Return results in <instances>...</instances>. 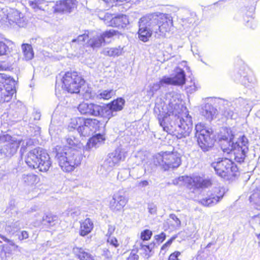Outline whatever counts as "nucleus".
Masks as SVG:
<instances>
[{
    "instance_id": "obj_1",
    "label": "nucleus",
    "mask_w": 260,
    "mask_h": 260,
    "mask_svg": "<svg viewBox=\"0 0 260 260\" xmlns=\"http://www.w3.org/2000/svg\"><path fill=\"white\" fill-rule=\"evenodd\" d=\"M180 105L170 102L167 106V111L164 114H159L157 119L163 130L168 134L175 136L177 139H181L188 136L191 130V117L185 116V119L181 118L180 124L175 129L171 124L169 117L171 115L179 116Z\"/></svg>"
},
{
    "instance_id": "obj_2",
    "label": "nucleus",
    "mask_w": 260,
    "mask_h": 260,
    "mask_svg": "<svg viewBox=\"0 0 260 260\" xmlns=\"http://www.w3.org/2000/svg\"><path fill=\"white\" fill-rule=\"evenodd\" d=\"M234 138L231 129L224 127L219 138L220 146L224 153L233 154L234 159L237 162L242 163L246 157L245 148L240 146L237 142H234Z\"/></svg>"
},
{
    "instance_id": "obj_3",
    "label": "nucleus",
    "mask_w": 260,
    "mask_h": 260,
    "mask_svg": "<svg viewBox=\"0 0 260 260\" xmlns=\"http://www.w3.org/2000/svg\"><path fill=\"white\" fill-rule=\"evenodd\" d=\"M54 150L59 166L64 172H72L80 165V157L75 149L69 147L57 146Z\"/></svg>"
},
{
    "instance_id": "obj_4",
    "label": "nucleus",
    "mask_w": 260,
    "mask_h": 260,
    "mask_svg": "<svg viewBox=\"0 0 260 260\" xmlns=\"http://www.w3.org/2000/svg\"><path fill=\"white\" fill-rule=\"evenodd\" d=\"M153 164L164 171L174 170L182 164V156L177 151H161L153 156Z\"/></svg>"
},
{
    "instance_id": "obj_5",
    "label": "nucleus",
    "mask_w": 260,
    "mask_h": 260,
    "mask_svg": "<svg viewBox=\"0 0 260 260\" xmlns=\"http://www.w3.org/2000/svg\"><path fill=\"white\" fill-rule=\"evenodd\" d=\"M25 162L29 168L38 169L42 172H47L52 165L48 153L39 147L28 152L25 158Z\"/></svg>"
},
{
    "instance_id": "obj_6",
    "label": "nucleus",
    "mask_w": 260,
    "mask_h": 260,
    "mask_svg": "<svg viewBox=\"0 0 260 260\" xmlns=\"http://www.w3.org/2000/svg\"><path fill=\"white\" fill-rule=\"evenodd\" d=\"M61 82L62 90L71 94L79 93L86 83L80 72L71 70L65 72Z\"/></svg>"
},
{
    "instance_id": "obj_7",
    "label": "nucleus",
    "mask_w": 260,
    "mask_h": 260,
    "mask_svg": "<svg viewBox=\"0 0 260 260\" xmlns=\"http://www.w3.org/2000/svg\"><path fill=\"white\" fill-rule=\"evenodd\" d=\"M211 166L219 176L227 179L235 177L240 174L237 166L228 158H218L213 162Z\"/></svg>"
},
{
    "instance_id": "obj_8",
    "label": "nucleus",
    "mask_w": 260,
    "mask_h": 260,
    "mask_svg": "<svg viewBox=\"0 0 260 260\" xmlns=\"http://www.w3.org/2000/svg\"><path fill=\"white\" fill-rule=\"evenodd\" d=\"M16 93L14 78L5 73H0V103L10 102Z\"/></svg>"
},
{
    "instance_id": "obj_9",
    "label": "nucleus",
    "mask_w": 260,
    "mask_h": 260,
    "mask_svg": "<svg viewBox=\"0 0 260 260\" xmlns=\"http://www.w3.org/2000/svg\"><path fill=\"white\" fill-rule=\"evenodd\" d=\"M195 128L199 146L203 151H208L213 147L215 141L212 136V131H210L202 123L197 124Z\"/></svg>"
},
{
    "instance_id": "obj_10",
    "label": "nucleus",
    "mask_w": 260,
    "mask_h": 260,
    "mask_svg": "<svg viewBox=\"0 0 260 260\" xmlns=\"http://www.w3.org/2000/svg\"><path fill=\"white\" fill-rule=\"evenodd\" d=\"M77 119L83 121V124L77 128L80 135L83 137L89 136L91 132H95L99 131L102 124L101 121L96 118L79 117Z\"/></svg>"
},
{
    "instance_id": "obj_11",
    "label": "nucleus",
    "mask_w": 260,
    "mask_h": 260,
    "mask_svg": "<svg viewBox=\"0 0 260 260\" xmlns=\"http://www.w3.org/2000/svg\"><path fill=\"white\" fill-rule=\"evenodd\" d=\"M104 22L108 26L117 28H124L129 23L128 16L125 14L117 15L106 13L104 18Z\"/></svg>"
},
{
    "instance_id": "obj_12",
    "label": "nucleus",
    "mask_w": 260,
    "mask_h": 260,
    "mask_svg": "<svg viewBox=\"0 0 260 260\" xmlns=\"http://www.w3.org/2000/svg\"><path fill=\"white\" fill-rule=\"evenodd\" d=\"M6 16L10 25L16 24L21 26L25 21L23 14L15 8H9L7 10Z\"/></svg>"
},
{
    "instance_id": "obj_13",
    "label": "nucleus",
    "mask_w": 260,
    "mask_h": 260,
    "mask_svg": "<svg viewBox=\"0 0 260 260\" xmlns=\"http://www.w3.org/2000/svg\"><path fill=\"white\" fill-rule=\"evenodd\" d=\"M125 100L122 98H117L110 102L105 104L107 116V121L114 116V112L121 111L125 105Z\"/></svg>"
},
{
    "instance_id": "obj_14",
    "label": "nucleus",
    "mask_w": 260,
    "mask_h": 260,
    "mask_svg": "<svg viewBox=\"0 0 260 260\" xmlns=\"http://www.w3.org/2000/svg\"><path fill=\"white\" fill-rule=\"evenodd\" d=\"M223 195V191L219 188H216L208 197L201 199L200 202L205 206H211L218 203Z\"/></svg>"
},
{
    "instance_id": "obj_15",
    "label": "nucleus",
    "mask_w": 260,
    "mask_h": 260,
    "mask_svg": "<svg viewBox=\"0 0 260 260\" xmlns=\"http://www.w3.org/2000/svg\"><path fill=\"white\" fill-rule=\"evenodd\" d=\"M127 202L128 199L124 196L117 192L113 194L112 200L110 201L109 207L113 211H120Z\"/></svg>"
},
{
    "instance_id": "obj_16",
    "label": "nucleus",
    "mask_w": 260,
    "mask_h": 260,
    "mask_svg": "<svg viewBox=\"0 0 260 260\" xmlns=\"http://www.w3.org/2000/svg\"><path fill=\"white\" fill-rule=\"evenodd\" d=\"M159 31L161 35L169 32L173 26V20L167 14L160 15L157 21Z\"/></svg>"
},
{
    "instance_id": "obj_17",
    "label": "nucleus",
    "mask_w": 260,
    "mask_h": 260,
    "mask_svg": "<svg viewBox=\"0 0 260 260\" xmlns=\"http://www.w3.org/2000/svg\"><path fill=\"white\" fill-rule=\"evenodd\" d=\"M94 224L92 220L87 218L80 222L79 230V235L85 237L90 234L93 230Z\"/></svg>"
},
{
    "instance_id": "obj_18",
    "label": "nucleus",
    "mask_w": 260,
    "mask_h": 260,
    "mask_svg": "<svg viewBox=\"0 0 260 260\" xmlns=\"http://www.w3.org/2000/svg\"><path fill=\"white\" fill-rule=\"evenodd\" d=\"M106 114L107 113L105 104L101 105L94 103H92L91 113L90 116L100 117L107 120V116Z\"/></svg>"
},
{
    "instance_id": "obj_19",
    "label": "nucleus",
    "mask_w": 260,
    "mask_h": 260,
    "mask_svg": "<svg viewBox=\"0 0 260 260\" xmlns=\"http://www.w3.org/2000/svg\"><path fill=\"white\" fill-rule=\"evenodd\" d=\"M73 252L75 257L79 260H94L92 254L85 251V250L82 247H74Z\"/></svg>"
},
{
    "instance_id": "obj_20",
    "label": "nucleus",
    "mask_w": 260,
    "mask_h": 260,
    "mask_svg": "<svg viewBox=\"0 0 260 260\" xmlns=\"http://www.w3.org/2000/svg\"><path fill=\"white\" fill-rule=\"evenodd\" d=\"M138 34V37L140 40L143 42H147L152 35V31L142 24L141 22L139 25Z\"/></svg>"
},
{
    "instance_id": "obj_21",
    "label": "nucleus",
    "mask_w": 260,
    "mask_h": 260,
    "mask_svg": "<svg viewBox=\"0 0 260 260\" xmlns=\"http://www.w3.org/2000/svg\"><path fill=\"white\" fill-rule=\"evenodd\" d=\"M173 85L182 86L185 83V74L182 69L176 72L175 75L172 77Z\"/></svg>"
},
{
    "instance_id": "obj_22",
    "label": "nucleus",
    "mask_w": 260,
    "mask_h": 260,
    "mask_svg": "<svg viewBox=\"0 0 260 260\" xmlns=\"http://www.w3.org/2000/svg\"><path fill=\"white\" fill-rule=\"evenodd\" d=\"M24 183L28 186H36L40 181V177L34 174L24 175L23 176Z\"/></svg>"
},
{
    "instance_id": "obj_23",
    "label": "nucleus",
    "mask_w": 260,
    "mask_h": 260,
    "mask_svg": "<svg viewBox=\"0 0 260 260\" xmlns=\"http://www.w3.org/2000/svg\"><path fill=\"white\" fill-rule=\"evenodd\" d=\"M0 238L5 242L10 244L9 245L6 244L2 245V252H4L6 256H7V254H10L12 253V250L11 249L10 246H14L16 248H18V246L16 245L12 240L8 239L5 236L0 234Z\"/></svg>"
},
{
    "instance_id": "obj_24",
    "label": "nucleus",
    "mask_w": 260,
    "mask_h": 260,
    "mask_svg": "<svg viewBox=\"0 0 260 260\" xmlns=\"http://www.w3.org/2000/svg\"><path fill=\"white\" fill-rule=\"evenodd\" d=\"M105 140V138L104 135L101 134H96L89 139L87 143V146L90 148L95 146L98 144L104 142Z\"/></svg>"
},
{
    "instance_id": "obj_25",
    "label": "nucleus",
    "mask_w": 260,
    "mask_h": 260,
    "mask_svg": "<svg viewBox=\"0 0 260 260\" xmlns=\"http://www.w3.org/2000/svg\"><path fill=\"white\" fill-rule=\"evenodd\" d=\"M44 224L49 227H52L58 222V217L51 213L45 214L42 219Z\"/></svg>"
},
{
    "instance_id": "obj_26",
    "label": "nucleus",
    "mask_w": 260,
    "mask_h": 260,
    "mask_svg": "<svg viewBox=\"0 0 260 260\" xmlns=\"http://www.w3.org/2000/svg\"><path fill=\"white\" fill-rule=\"evenodd\" d=\"M21 48L25 60H29L33 58L34 52L31 45L27 43L22 44Z\"/></svg>"
},
{
    "instance_id": "obj_27",
    "label": "nucleus",
    "mask_w": 260,
    "mask_h": 260,
    "mask_svg": "<svg viewBox=\"0 0 260 260\" xmlns=\"http://www.w3.org/2000/svg\"><path fill=\"white\" fill-rule=\"evenodd\" d=\"M92 103L81 102L78 106V110L82 115L90 116Z\"/></svg>"
},
{
    "instance_id": "obj_28",
    "label": "nucleus",
    "mask_w": 260,
    "mask_h": 260,
    "mask_svg": "<svg viewBox=\"0 0 260 260\" xmlns=\"http://www.w3.org/2000/svg\"><path fill=\"white\" fill-rule=\"evenodd\" d=\"M115 95V91L113 89L102 90L99 91L97 98L99 100L108 101Z\"/></svg>"
},
{
    "instance_id": "obj_29",
    "label": "nucleus",
    "mask_w": 260,
    "mask_h": 260,
    "mask_svg": "<svg viewBox=\"0 0 260 260\" xmlns=\"http://www.w3.org/2000/svg\"><path fill=\"white\" fill-rule=\"evenodd\" d=\"M87 46L92 48H99L105 43L101 36L98 37H93L89 39L87 42Z\"/></svg>"
},
{
    "instance_id": "obj_30",
    "label": "nucleus",
    "mask_w": 260,
    "mask_h": 260,
    "mask_svg": "<svg viewBox=\"0 0 260 260\" xmlns=\"http://www.w3.org/2000/svg\"><path fill=\"white\" fill-rule=\"evenodd\" d=\"M122 52L123 47L118 46L108 48L107 50L105 51V54L110 57H116L120 55Z\"/></svg>"
},
{
    "instance_id": "obj_31",
    "label": "nucleus",
    "mask_w": 260,
    "mask_h": 260,
    "mask_svg": "<svg viewBox=\"0 0 260 260\" xmlns=\"http://www.w3.org/2000/svg\"><path fill=\"white\" fill-rule=\"evenodd\" d=\"M109 158L113 164H116L124 159L125 156L120 150H116L114 152L109 154Z\"/></svg>"
},
{
    "instance_id": "obj_32",
    "label": "nucleus",
    "mask_w": 260,
    "mask_h": 260,
    "mask_svg": "<svg viewBox=\"0 0 260 260\" xmlns=\"http://www.w3.org/2000/svg\"><path fill=\"white\" fill-rule=\"evenodd\" d=\"M140 246V250H141V252H140L141 256L145 258H149L151 256L150 253L152 251V249L150 247L149 245L141 243Z\"/></svg>"
},
{
    "instance_id": "obj_33",
    "label": "nucleus",
    "mask_w": 260,
    "mask_h": 260,
    "mask_svg": "<svg viewBox=\"0 0 260 260\" xmlns=\"http://www.w3.org/2000/svg\"><path fill=\"white\" fill-rule=\"evenodd\" d=\"M54 12L56 13H64L67 12V10L64 0L58 1L53 7Z\"/></svg>"
},
{
    "instance_id": "obj_34",
    "label": "nucleus",
    "mask_w": 260,
    "mask_h": 260,
    "mask_svg": "<svg viewBox=\"0 0 260 260\" xmlns=\"http://www.w3.org/2000/svg\"><path fill=\"white\" fill-rule=\"evenodd\" d=\"M67 13H71L74 9H76L78 5L77 0H64Z\"/></svg>"
},
{
    "instance_id": "obj_35",
    "label": "nucleus",
    "mask_w": 260,
    "mask_h": 260,
    "mask_svg": "<svg viewBox=\"0 0 260 260\" xmlns=\"http://www.w3.org/2000/svg\"><path fill=\"white\" fill-rule=\"evenodd\" d=\"M250 202H253L256 206L257 209L260 210V193L254 190L249 197Z\"/></svg>"
},
{
    "instance_id": "obj_36",
    "label": "nucleus",
    "mask_w": 260,
    "mask_h": 260,
    "mask_svg": "<svg viewBox=\"0 0 260 260\" xmlns=\"http://www.w3.org/2000/svg\"><path fill=\"white\" fill-rule=\"evenodd\" d=\"M89 37V31L85 30L83 34L79 35L76 39H73L72 42H77L79 45L81 44L84 43L86 40H88Z\"/></svg>"
},
{
    "instance_id": "obj_37",
    "label": "nucleus",
    "mask_w": 260,
    "mask_h": 260,
    "mask_svg": "<svg viewBox=\"0 0 260 260\" xmlns=\"http://www.w3.org/2000/svg\"><path fill=\"white\" fill-rule=\"evenodd\" d=\"M118 34V31L114 29H110L106 30L105 31L103 32L101 35V36L102 38L103 39L104 42L105 43L106 39L112 38L114 37L117 36Z\"/></svg>"
},
{
    "instance_id": "obj_38",
    "label": "nucleus",
    "mask_w": 260,
    "mask_h": 260,
    "mask_svg": "<svg viewBox=\"0 0 260 260\" xmlns=\"http://www.w3.org/2000/svg\"><path fill=\"white\" fill-rule=\"evenodd\" d=\"M45 3L44 0H34L30 1L29 5L30 7L35 10H43V4Z\"/></svg>"
},
{
    "instance_id": "obj_39",
    "label": "nucleus",
    "mask_w": 260,
    "mask_h": 260,
    "mask_svg": "<svg viewBox=\"0 0 260 260\" xmlns=\"http://www.w3.org/2000/svg\"><path fill=\"white\" fill-rule=\"evenodd\" d=\"M212 184L211 180L209 179L199 180L196 185L197 187L201 188H206L211 186Z\"/></svg>"
},
{
    "instance_id": "obj_40",
    "label": "nucleus",
    "mask_w": 260,
    "mask_h": 260,
    "mask_svg": "<svg viewBox=\"0 0 260 260\" xmlns=\"http://www.w3.org/2000/svg\"><path fill=\"white\" fill-rule=\"evenodd\" d=\"M152 236V232L148 229L142 231L140 233V239L143 241H147L151 239Z\"/></svg>"
},
{
    "instance_id": "obj_41",
    "label": "nucleus",
    "mask_w": 260,
    "mask_h": 260,
    "mask_svg": "<svg viewBox=\"0 0 260 260\" xmlns=\"http://www.w3.org/2000/svg\"><path fill=\"white\" fill-rule=\"evenodd\" d=\"M165 85H172L173 81L172 77L164 76L158 82V86L161 87Z\"/></svg>"
},
{
    "instance_id": "obj_42",
    "label": "nucleus",
    "mask_w": 260,
    "mask_h": 260,
    "mask_svg": "<svg viewBox=\"0 0 260 260\" xmlns=\"http://www.w3.org/2000/svg\"><path fill=\"white\" fill-rule=\"evenodd\" d=\"M107 242L110 245L114 247L115 248H117L119 246V243L118 242L117 238L113 236L107 237Z\"/></svg>"
},
{
    "instance_id": "obj_43",
    "label": "nucleus",
    "mask_w": 260,
    "mask_h": 260,
    "mask_svg": "<svg viewBox=\"0 0 260 260\" xmlns=\"http://www.w3.org/2000/svg\"><path fill=\"white\" fill-rule=\"evenodd\" d=\"M181 255V252L176 250L169 255L168 260H179V256Z\"/></svg>"
},
{
    "instance_id": "obj_44",
    "label": "nucleus",
    "mask_w": 260,
    "mask_h": 260,
    "mask_svg": "<svg viewBox=\"0 0 260 260\" xmlns=\"http://www.w3.org/2000/svg\"><path fill=\"white\" fill-rule=\"evenodd\" d=\"M177 235H174L172 236L170 239H169L165 243H164L161 247V250H165L167 249V247H169L170 246V245L172 244L173 241L177 238Z\"/></svg>"
},
{
    "instance_id": "obj_45",
    "label": "nucleus",
    "mask_w": 260,
    "mask_h": 260,
    "mask_svg": "<svg viewBox=\"0 0 260 260\" xmlns=\"http://www.w3.org/2000/svg\"><path fill=\"white\" fill-rule=\"evenodd\" d=\"M8 49L7 45L4 42L0 41V55L6 54Z\"/></svg>"
},
{
    "instance_id": "obj_46",
    "label": "nucleus",
    "mask_w": 260,
    "mask_h": 260,
    "mask_svg": "<svg viewBox=\"0 0 260 260\" xmlns=\"http://www.w3.org/2000/svg\"><path fill=\"white\" fill-rule=\"evenodd\" d=\"M137 252L138 250L135 252H134L132 250L126 260H139V255L137 254Z\"/></svg>"
},
{
    "instance_id": "obj_47",
    "label": "nucleus",
    "mask_w": 260,
    "mask_h": 260,
    "mask_svg": "<svg viewBox=\"0 0 260 260\" xmlns=\"http://www.w3.org/2000/svg\"><path fill=\"white\" fill-rule=\"evenodd\" d=\"M29 237V234L28 232L26 231H22L21 232L20 234L18 235V239L20 241H22L23 240L26 239Z\"/></svg>"
},
{
    "instance_id": "obj_48",
    "label": "nucleus",
    "mask_w": 260,
    "mask_h": 260,
    "mask_svg": "<svg viewBox=\"0 0 260 260\" xmlns=\"http://www.w3.org/2000/svg\"><path fill=\"white\" fill-rule=\"evenodd\" d=\"M116 229V227L113 224L108 225V231L106 234V237L112 236Z\"/></svg>"
},
{
    "instance_id": "obj_49",
    "label": "nucleus",
    "mask_w": 260,
    "mask_h": 260,
    "mask_svg": "<svg viewBox=\"0 0 260 260\" xmlns=\"http://www.w3.org/2000/svg\"><path fill=\"white\" fill-rule=\"evenodd\" d=\"M166 238V234L164 232H161L158 235L155 236V239L157 242H162Z\"/></svg>"
},
{
    "instance_id": "obj_50",
    "label": "nucleus",
    "mask_w": 260,
    "mask_h": 260,
    "mask_svg": "<svg viewBox=\"0 0 260 260\" xmlns=\"http://www.w3.org/2000/svg\"><path fill=\"white\" fill-rule=\"evenodd\" d=\"M104 2L107 4H111V3H122L124 2H126L128 0H102Z\"/></svg>"
},
{
    "instance_id": "obj_51",
    "label": "nucleus",
    "mask_w": 260,
    "mask_h": 260,
    "mask_svg": "<svg viewBox=\"0 0 260 260\" xmlns=\"http://www.w3.org/2000/svg\"><path fill=\"white\" fill-rule=\"evenodd\" d=\"M139 184L142 186H145L148 185V182L147 180H143L140 182Z\"/></svg>"
},
{
    "instance_id": "obj_52",
    "label": "nucleus",
    "mask_w": 260,
    "mask_h": 260,
    "mask_svg": "<svg viewBox=\"0 0 260 260\" xmlns=\"http://www.w3.org/2000/svg\"><path fill=\"white\" fill-rule=\"evenodd\" d=\"M256 237L258 239L260 240V233L256 235Z\"/></svg>"
},
{
    "instance_id": "obj_53",
    "label": "nucleus",
    "mask_w": 260,
    "mask_h": 260,
    "mask_svg": "<svg viewBox=\"0 0 260 260\" xmlns=\"http://www.w3.org/2000/svg\"><path fill=\"white\" fill-rule=\"evenodd\" d=\"M211 245H212V243H209L207 245L206 247H209Z\"/></svg>"
}]
</instances>
